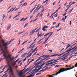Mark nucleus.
Returning <instances> with one entry per match:
<instances>
[{
  "label": "nucleus",
  "instance_id": "17",
  "mask_svg": "<svg viewBox=\"0 0 77 77\" xmlns=\"http://www.w3.org/2000/svg\"><path fill=\"white\" fill-rule=\"evenodd\" d=\"M15 58L14 57V56L12 57V58L10 59V61H12L14 59H15Z\"/></svg>",
  "mask_w": 77,
  "mask_h": 77
},
{
  "label": "nucleus",
  "instance_id": "29",
  "mask_svg": "<svg viewBox=\"0 0 77 77\" xmlns=\"http://www.w3.org/2000/svg\"><path fill=\"white\" fill-rule=\"evenodd\" d=\"M24 31H23L22 32H20L18 34V35H21V34L22 33H24Z\"/></svg>",
  "mask_w": 77,
  "mask_h": 77
},
{
  "label": "nucleus",
  "instance_id": "45",
  "mask_svg": "<svg viewBox=\"0 0 77 77\" xmlns=\"http://www.w3.org/2000/svg\"><path fill=\"white\" fill-rule=\"evenodd\" d=\"M24 20V18H22L20 20V22H21V21H23V20Z\"/></svg>",
  "mask_w": 77,
  "mask_h": 77
},
{
  "label": "nucleus",
  "instance_id": "35",
  "mask_svg": "<svg viewBox=\"0 0 77 77\" xmlns=\"http://www.w3.org/2000/svg\"><path fill=\"white\" fill-rule=\"evenodd\" d=\"M37 11H38L36 10H34L33 12V13L35 14L36 13V12H37Z\"/></svg>",
  "mask_w": 77,
  "mask_h": 77
},
{
  "label": "nucleus",
  "instance_id": "43",
  "mask_svg": "<svg viewBox=\"0 0 77 77\" xmlns=\"http://www.w3.org/2000/svg\"><path fill=\"white\" fill-rule=\"evenodd\" d=\"M50 38V36H48V38L46 39V40H45V41H46V42L48 40V38Z\"/></svg>",
  "mask_w": 77,
  "mask_h": 77
},
{
  "label": "nucleus",
  "instance_id": "22",
  "mask_svg": "<svg viewBox=\"0 0 77 77\" xmlns=\"http://www.w3.org/2000/svg\"><path fill=\"white\" fill-rule=\"evenodd\" d=\"M6 53H5L3 54V57H6Z\"/></svg>",
  "mask_w": 77,
  "mask_h": 77
},
{
  "label": "nucleus",
  "instance_id": "21",
  "mask_svg": "<svg viewBox=\"0 0 77 77\" xmlns=\"http://www.w3.org/2000/svg\"><path fill=\"white\" fill-rule=\"evenodd\" d=\"M14 9V8H12L10 10V11H8V14L9 13V12H12V10H13V9Z\"/></svg>",
  "mask_w": 77,
  "mask_h": 77
},
{
  "label": "nucleus",
  "instance_id": "8",
  "mask_svg": "<svg viewBox=\"0 0 77 77\" xmlns=\"http://www.w3.org/2000/svg\"><path fill=\"white\" fill-rule=\"evenodd\" d=\"M75 47H74L73 48H69V49L68 50V51H71L72 50L74 49V48H75Z\"/></svg>",
  "mask_w": 77,
  "mask_h": 77
},
{
  "label": "nucleus",
  "instance_id": "39",
  "mask_svg": "<svg viewBox=\"0 0 77 77\" xmlns=\"http://www.w3.org/2000/svg\"><path fill=\"white\" fill-rule=\"evenodd\" d=\"M39 14H40V13H39L35 17V18H37V17H38V16H39Z\"/></svg>",
  "mask_w": 77,
  "mask_h": 77
},
{
  "label": "nucleus",
  "instance_id": "36",
  "mask_svg": "<svg viewBox=\"0 0 77 77\" xmlns=\"http://www.w3.org/2000/svg\"><path fill=\"white\" fill-rule=\"evenodd\" d=\"M65 54H64L61 57H58V58H61V57H63L64 56H65Z\"/></svg>",
  "mask_w": 77,
  "mask_h": 77
},
{
  "label": "nucleus",
  "instance_id": "56",
  "mask_svg": "<svg viewBox=\"0 0 77 77\" xmlns=\"http://www.w3.org/2000/svg\"><path fill=\"white\" fill-rule=\"evenodd\" d=\"M27 17L23 21V22H24V21H26V20H27Z\"/></svg>",
  "mask_w": 77,
  "mask_h": 77
},
{
  "label": "nucleus",
  "instance_id": "15",
  "mask_svg": "<svg viewBox=\"0 0 77 77\" xmlns=\"http://www.w3.org/2000/svg\"><path fill=\"white\" fill-rule=\"evenodd\" d=\"M36 9V8L35 7H34V8L32 9L31 10H30V13L31 14V13H32V12H33V11L34 9Z\"/></svg>",
  "mask_w": 77,
  "mask_h": 77
},
{
  "label": "nucleus",
  "instance_id": "60",
  "mask_svg": "<svg viewBox=\"0 0 77 77\" xmlns=\"http://www.w3.org/2000/svg\"><path fill=\"white\" fill-rule=\"evenodd\" d=\"M20 60V58H18L17 60L15 61L16 62H17Z\"/></svg>",
  "mask_w": 77,
  "mask_h": 77
},
{
  "label": "nucleus",
  "instance_id": "54",
  "mask_svg": "<svg viewBox=\"0 0 77 77\" xmlns=\"http://www.w3.org/2000/svg\"><path fill=\"white\" fill-rule=\"evenodd\" d=\"M26 57L23 60V62H24L25 60H26Z\"/></svg>",
  "mask_w": 77,
  "mask_h": 77
},
{
  "label": "nucleus",
  "instance_id": "50",
  "mask_svg": "<svg viewBox=\"0 0 77 77\" xmlns=\"http://www.w3.org/2000/svg\"><path fill=\"white\" fill-rule=\"evenodd\" d=\"M35 65H39V62H38L35 63Z\"/></svg>",
  "mask_w": 77,
  "mask_h": 77
},
{
  "label": "nucleus",
  "instance_id": "10",
  "mask_svg": "<svg viewBox=\"0 0 77 77\" xmlns=\"http://www.w3.org/2000/svg\"><path fill=\"white\" fill-rule=\"evenodd\" d=\"M27 5V3L25 2L21 6V7H24V6H26Z\"/></svg>",
  "mask_w": 77,
  "mask_h": 77
},
{
  "label": "nucleus",
  "instance_id": "19",
  "mask_svg": "<svg viewBox=\"0 0 77 77\" xmlns=\"http://www.w3.org/2000/svg\"><path fill=\"white\" fill-rule=\"evenodd\" d=\"M68 51V50H67L65 52H64L62 53L61 54V55H63V54H65V53H68V52H69Z\"/></svg>",
  "mask_w": 77,
  "mask_h": 77
},
{
  "label": "nucleus",
  "instance_id": "6",
  "mask_svg": "<svg viewBox=\"0 0 77 77\" xmlns=\"http://www.w3.org/2000/svg\"><path fill=\"white\" fill-rule=\"evenodd\" d=\"M35 30H32L30 32L31 34H30V36H31V35H33V33H35Z\"/></svg>",
  "mask_w": 77,
  "mask_h": 77
},
{
  "label": "nucleus",
  "instance_id": "26",
  "mask_svg": "<svg viewBox=\"0 0 77 77\" xmlns=\"http://www.w3.org/2000/svg\"><path fill=\"white\" fill-rule=\"evenodd\" d=\"M42 36V33L40 34L37 37V38H39V37H41Z\"/></svg>",
  "mask_w": 77,
  "mask_h": 77
},
{
  "label": "nucleus",
  "instance_id": "4",
  "mask_svg": "<svg viewBox=\"0 0 77 77\" xmlns=\"http://www.w3.org/2000/svg\"><path fill=\"white\" fill-rule=\"evenodd\" d=\"M64 72L63 68L60 69V70L58 71V72H57L56 73L54 74V75H57L58 74H60V72Z\"/></svg>",
  "mask_w": 77,
  "mask_h": 77
},
{
  "label": "nucleus",
  "instance_id": "33",
  "mask_svg": "<svg viewBox=\"0 0 77 77\" xmlns=\"http://www.w3.org/2000/svg\"><path fill=\"white\" fill-rule=\"evenodd\" d=\"M27 25H28V23H27L25 24L23 28H25V27H26V26H27Z\"/></svg>",
  "mask_w": 77,
  "mask_h": 77
},
{
  "label": "nucleus",
  "instance_id": "48",
  "mask_svg": "<svg viewBox=\"0 0 77 77\" xmlns=\"http://www.w3.org/2000/svg\"><path fill=\"white\" fill-rule=\"evenodd\" d=\"M50 57V56L49 55H46V57L47 58H48V57Z\"/></svg>",
  "mask_w": 77,
  "mask_h": 77
},
{
  "label": "nucleus",
  "instance_id": "62",
  "mask_svg": "<svg viewBox=\"0 0 77 77\" xmlns=\"http://www.w3.org/2000/svg\"><path fill=\"white\" fill-rule=\"evenodd\" d=\"M14 39H11L10 41H11V42H12V41H14Z\"/></svg>",
  "mask_w": 77,
  "mask_h": 77
},
{
  "label": "nucleus",
  "instance_id": "25",
  "mask_svg": "<svg viewBox=\"0 0 77 77\" xmlns=\"http://www.w3.org/2000/svg\"><path fill=\"white\" fill-rule=\"evenodd\" d=\"M48 76H49V77H54V76H53V75H54V74H53L52 75H48Z\"/></svg>",
  "mask_w": 77,
  "mask_h": 77
},
{
  "label": "nucleus",
  "instance_id": "34",
  "mask_svg": "<svg viewBox=\"0 0 77 77\" xmlns=\"http://www.w3.org/2000/svg\"><path fill=\"white\" fill-rule=\"evenodd\" d=\"M50 32H49L48 33H47L46 35H44V36H47V35H48L50 34Z\"/></svg>",
  "mask_w": 77,
  "mask_h": 77
},
{
  "label": "nucleus",
  "instance_id": "42",
  "mask_svg": "<svg viewBox=\"0 0 77 77\" xmlns=\"http://www.w3.org/2000/svg\"><path fill=\"white\" fill-rule=\"evenodd\" d=\"M73 56H74L73 55L71 56L70 57H69V58H68V59H71V58H72V57H73Z\"/></svg>",
  "mask_w": 77,
  "mask_h": 77
},
{
  "label": "nucleus",
  "instance_id": "11",
  "mask_svg": "<svg viewBox=\"0 0 77 77\" xmlns=\"http://www.w3.org/2000/svg\"><path fill=\"white\" fill-rule=\"evenodd\" d=\"M26 54H27V53H25V54H24L21 56V57H23H23H25V56L26 55Z\"/></svg>",
  "mask_w": 77,
  "mask_h": 77
},
{
  "label": "nucleus",
  "instance_id": "41",
  "mask_svg": "<svg viewBox=\"0 0 77 77\" xmlns=\"http://www.w3.org/2000/svg\"><path fill=\"white\" fill-rule=\"evenodd\" d=\"M59 66V65H57L55 66V68H57V67H59V66Z\"/></svg>",
  "mask_w": 77,
  "mask_h": 77
},
{
  "label": "nucleus",
  "instance_id": "31",
  "mask_svg": "<svg viewBox=\"0 0 77 77\" xmlns=\"http://www.w3.org/2000/svg\"><path fill=\"white\" fill-rule=\"evenodd\" d=\"M33 60L29 62V63L27 65H28V66L30 64V63H31V62H33Z\"/></svg>",
  "mask_w": 77,
  "mask_h": 77
},
{
  "label": "nucleus",
  "instance_id": "47",
  "mask_svg": "<svg viewBox=\"0 0 77 77\" xmlns=\"http://www.w3.org/2000/svg\"><path fill=\"white\" fill-rule=\"evenodd\" d=\"M75 44H76V43H75L74 44H73V45H71L70 46V47H73V46H74V45H75Z\"/></svg>",
  "mask_w": 77,
  "mask_h": 77
},
{
  "label": "nucleus",
  "instance_id": "46",
  "mask_svg": "<svg viewBox=\"0 0 77 77\" xmlns=\"http://www.w3.org/2000/svg\"><path fill=\"white\" fill-rule=\"evenodd\" d=\"M56 2H57L56 1L55 2L52 4V5H53L54 6V5L56 4Z\"/></svg>",
  "mask_w": 77,
  "mask_h": 77
},
{
  "label": "nucleus",
  "instance_id": "32",
  "mask_svg": "<svg viewBox=\"0 0 77 77\" xmlns=\"http://www.w3.org/2000/svg\"><path fill=\"white\" fill-rule=\"evenodd\" d=\"M68 52L66 54H65V56H68V54H69V53H70V51L68 52Z\"/></svg>",
  "mask_w": 77,
  "mask_h": 77
},
{
  "label": "nucleus",
  "instance_id": "18",
  "mask_svg": "<svg viewBox=\"0 0 77 77\" xmlns=\"http://www.w3.org/2000/svg\"><path fill=\"white\" fill-rule=\"evenodd\" d=\"M61 21H62L63 22V23L65 22V18L63 17L62 18V19L61 20Z\"/></svg>",
  "mask_w": 77,
  "mask_h": 77
},
{
  "label": "nucleus",
  "instance_id": "57",
  "mask_svg": "<svg viewBox=\"0 0 77 77\" xmlns=\"http://www.w3.org/2000/svg\"><path fill=\"white\" fill-rule=\"evenodd\" d=\"M41 6H42V5H41L39 8H38V9L37 11H38V10H39V9H41Z\"/></svg>",
  "mask_w": 77,
  "mask_h": 77
},
{
  "label": "nucleus",
  "instance_id": "64",
  "mask_svg": "<svg viewBox=\"0 0 77 77\" xmlns=\"http://www.w3.org/2000/svg\"><path fill=\"white\" fill-rule=\"evenodd\" d=\"M46 3V1H44L43 2V3H42V5H43V4H44V3Z\"/></svg>",
  "mask_w": 77,
  "mask_h": 77
},
{
  "label": "nucleus",
  "instance_id": "44",
  "mask_svg": "<svg viewBox=\"0 0 77 77\" xmlns=\"http://www.w3.org/2000/svg\"><path fill=\"white\" fill-rule=\"evenodd\" d=\"M8 57H9V58H10V59H11V55H9L8 56Z\"/></svg>",
  "mask_w": 77,
  "mask_h": 77
},
{
  "label": "nucleus",
  "instance_id": "12",
  "mask_svg": "<svg viewBox=\"0 0 77 77\" xmlns=\"http://www.w3.org/2000/svg\"><path fill=\"white\" fill-rule=\"evenodd\" d=\"M53 63H54L53 62H52L46 64V65H51V64H53Z\"/></svg>",
  "mask_w": 77,
  "mask_h": 77
},
{
  "label": "nucleus",
  "instance_id": "52",
  "mask_svg": "<svg viewBox=\"0 0 77 77\" xmlns=\"http://www.w3.org/2000/svg\"><path fill=\"white\" fill-rule=\"evenodd\" d=\"M43 15V14H40V17H42V16Z\"/></svg>",
  "mask_w": 77,
  "mask_h": 77
},
{
  "label": "nucleus",
  "instance_id": "55",
  "mask_svg": "<svg viewBox=\"0 0 77 77\" xmlns=\"http://www.w3.org/2000/svg\"><path fill=\"white\" fill-rule=\"evenodd\" d=\"M41 74V72L38 73H37V74H36V75H39V74Z\"/></svg>",
  "mask_w": 77,
  "mask_h": 77
},
{
  "label": "nucleus",
  "instance_id": "63",
  "mask_svg": "<svg viewBox=\"0 0 77 77\" xmlns=\"http://www.w3.org/2000/svg\"><path fill=\"white\" fill-rule=\"evenodd\" d=\"M42 71H44L43 69H42V70H41L39 71V72H42Z\"/></svg>",
  "mask_w": 77,
  "mask_h": 77
},
{
  "label": "nucleus",
  "instance_id": "23",
  "mask_svg": "<svg viewBox=\"0 0 77 77\" xmlns=\"http://www.w3.org/2000/svg\"><path fill=\"white\" fill-rule=\"evenodd\" d=\"M0 48H1V51H3V49L2 48V46L1 44H0Z\"/></svg>",
  "mask_w": 77,
  "mask_h": 77
},
{
  "label": "nucleus",
  "instance_id": "27",
  "mask_svg": "<svg viewBox=\"0 0 77 77\" xmlns=\"http://www.w3.org/2000/svg\"><path fill=\"white\" fill-rule=\"evenodd\" d=\"M48 58L47 57H46L45 59H42L40 60V61H42L43 60H45L46 59H47Z\"/></svg>",
  "mask_w": 77,
  "mask_h": 77
},
{
  "label": "nucleus",
  "instance_id": "1",
  "mask_svg": "<svg viewBox=\"0 0 77 77\" xmlns=\"http://www.w3.org/2000/svg\"><path fill=\"white\" fill-rule=\"evenodd\" d=\"M30 69H29V67L27 68L25 70L24 72H20V73L18 74V75L19 77H21V76L23 74H25L26 72H27L29 71V70H30Z\"/></svg>",
  "mask_w": 77,
  "mask_h": 77
},
{
  "label": "nucleus",
  "instance_id": "59",
  "mask_svg": "<svg viewBox=\"0 0 77 77\" xmlns=\"http://www.w3.org/2000/svg\"><path fill=\"white\" fill-rule=\"evenodd\" d=\"M26 69V68H24L23 70H22L21 71V72H22L23 71H24V69Z\"/></svg>",
  "mask_w": 77,
  "mask_h": 77
},
{
  "label": "nucleus",
  "instance_id": "58",
  "mask_svg": "<svg viewBox=\"0 0 77 77\" xmlns=\"http://www.w3.org/2000/svg\"><path fill=\"white\" fill-rule=\"evenodd\" d=\"M38 27L34 29H33V30H34V31H35V30H37V29H38Z\"/></svg>",
  "mask_w": 77,
  "mask_h": 77
},
{
  "label": "nucleus",
  "instance_id": "16",
  "mask_svg": "<svg viewBox=\"0 0 77 77\" xmlns=\"http://www.w3.org/2000/svg\"><path fill=\"white\" fill-rule=\"evenodd\" d=\"M10 72H11V73H13V72L12 71V69H11V67L10 68Z\"/></svg>",
  "mask_w": 77,
  "mask_h": 77
},
{
  "label": "nucleus",
  "instance_id": "14",
  "mask_svg": "<svg viewBox=\"0 0 77 77\" xmlns=\"http://www.w3.org/2000/svg\"><path fill=\"white\" fill-rule=\"evenodd\" d=\"M59 54H54L52 55H51L50 56V57H54V56H57V55H58Z\"/></svg>",
  "mask_w": 77,
  "mask_h": 77
},
{
  "label": "nucleus",
  "instance_id": "53",
  "mask_svg": "<svg viewBox=\"0 0 77 77\" xmlns=\"http://www.w3.org/2000/svg\"><path fill=\"white\" fill-rule=\"evenodd\" d=\"M42 62H43V61H40V62H38V63L39 64H41V63H42Z\"/></svg>",
  "mask_w": 77,
  "mask_h": 77
},
{
  "label": "nucleus",
  "instance_id": "40",
  "mask_svg": "<svg viewBox=\"0 0 77 77\" xmlns=\"http://www.w3.org/2000/svg\"><path fill=\"white\" fill-rule=\"evenodd\" d=\"M11 41H10L8 43H7V45H9V44H11Z\"/></svg>",
  "mask_w": 77,
  "mask_h": 77
},
{
  "label": "nucleus",
  "instance_id": "38",
  "mask_svg": "<svg viewBox=\"0 0 77 77\" xmlns=\"http://www.w3.org/2000/svg\"><path fill=\"white\" fill-rule=\"evenodd\" d=\"M36 49H35L31 53H34V52H35V51H36Z\"/></svg>",
  "mask_w": 77,
  "mask_h": 77
},
{
  "label": "nucleus",
  "instance_id": "7",
  "mask_svg": "<svg viewBox=\"0 0 77 77\" xmlns=\"http://www.w3.org/2000/svg\"><path fill=\"white\" fill-rule=\"evenodd\" d=\"M71 45H69V44H68L67 45V47L65 49V50H67V49H68V48L69 47H71Z\"/></svg>",
  "mask_w": 77,
  "mask_h": 77
},
{
  "label": "nucleus",
  "instance_id": "28",
  "mask_svg": "<svg viewBox=\"0 0 77 77\" xmlns=\"http://www.w3.org/2000/svg\"><path fill=\"white\" fill-rule=\"evenodd\" d=\"M61 23H59L58 25L56 26H55L56 27V28H57V27H59V25H60V24H61Z\"/></svg>",
  "mask_w": 77,
  "mask_h": 77
},
{
  "label": "nucleus",
  "instance_id": "2",
  "mask_svg": "<svg viewBox=\"0 0 77 77\" xmlns=\"http://www.w3.org/2000/svg\"><path fill=\"white\" fill-rule=\"evenodd\" d=\"M35 44H34L32 46H30L29 47H28L27 48V49H28V50H29V48H32V50H31L30 51H29V52L27 53V55H29V54H30L31 52H32V51H33V48H34V47H35Z\"/></svg>",
  "mask_w": 77,
  "mask_h": 77
},
{
  "label": "nucleus",
  "instance_id": "30",
  "mask_svg": "<svg viewBox=\"0 0 77 77\" xmlns=\"http://www.w3.org/2000/svg\"><path fill=\"white\" fill-rule=\"evenodd\" d=\"M40 67H41V66L38 65L36 67V68H40Z\"/></svg>",
  "mask_w": 77,
  "mask_h": 77
},
{
  "label": "nucleus",
  "instance_id": "49",
  "mask_svg": "<svg viewBox=\"0 0 77 77\" xmlns=\"http://www.w3.org/2000/svg\"><path fill=\"white\" fill-rule=\"evenodd\" d=\"M53 32H51L50 34V35L49 36V37H50V36H51V35H53Z\"/></svg>",
  "mask_w": 77,
  "mask_h": 77
},
{
  "label": "nucleus",
  "instance_id": "3",
  "mask_svg": "<svg viewBox=\"0 0 77 77\" xmlns=\"http://www.w3.org/2000/svg\"><path fill=\"white\" fill-rule=\"evenodd\" d=\"M75 66H72L71 68H67L66 69L63 68V71L64 72V71H68V70H70V69H73V68H75L77 67H75Z\"/></svg>",
  "mask_w": 77,
  "mask_h": 77
},
{
  "label": "nucleus",
  "instance_id": "61",
  "mask_svg": "<svg viewBox=\"0 0 77 77\" xmlns=\"http://www.w3.org/2000/svg\"><path fill=\"white\" fill-rule=\"evenodd\" d=\"M27 41H28V40L26 41L25 42H24L23 43H24V44L26 42H27Z\"/></svg>",
  "mask_w": 77,
  "mask_h": 77
},
{
  "label": "nucleus",
  "instance_id": "9",
  "mask_svg": "<svg viewBox=\"0 0 77 77\" xmlns=\"http://www.w3.org/2000/svg\"><path fill=\"white\" fill-rule=\"evenodd\" d=\"M11 26H12V25L10 24L7 27L8 30H9V29H11Z\"/></svg>",
  "mask_w": 77,
  "mask_h": 77
},
{
  "label": "nucleus",
  "instance_id": "20",
  "mask_svg": "<svg viewBox=\"0 0 77 77\" xmlns=\"http://www.w3.org/2000/svg\"><path fill=\"white\" fill-rule=\"evenodd\" d=\"M48 26H44L43 28V29H48Z\"/></svg>",
  "mask_w": 77,
  "mask_h": 77
},
{
  "label": "nucleus",
  "instance_id": "51",
  "mask_svg": "<svg viewBox=\"0 0 77 77\" xmlns=\"http://www.w3.org/2000/svg\"><path fill=\"white\" fill-rule=\"evenodd\" d=\"M1 53H2V54H3V53H6L5 52V50H3V51H2V52Z\"/></svg>",
  "mask_w": 77,
  "mask_h": 77
},
{
  "label": "nucleus",
  "instance_id": "13",
  "mask_svg": "<svg viewBox=\"0 0 77 77\" xmlns=\"http://www.w3.org/2000/svg\"><path fill=\"white\" fill-rule=\"evenodd\" d=\"M32 54V53H31L29 55L27 56L26 57V58H27L28 57H30Z\"/></svg>",
  "mask_w": 77,
  "mask_h": 77
},
{
  "label": "nucleus",
  "instance_id": "37",
  "mask_svg": "<svg viewBox=\"0 0 77 77\" xmlns=\"http://www.w3.org/2000/svg\"><path fill=\"white\" fill-rule=\"evenodd\" d=\"M42 30L43 31H47V29H45V28H42Z\"/></svg>",
  "mask_w": 77,
  "mask_h": 77
},
{
  "label": "nucleus",
  "instance_id": "5",
  "mask_svg": "<svg viewBox=\"0 0 77 77\" xmlns=\"http://www.w3.org/2000/svg\"><path fill=\"white\" fill-rule=\"evenodd\" d=\"M9 42V41H8L5 44V41H3L2 43L4 47H6L7 46V44Z\"/></svg>",
  "mask_w": 77,
  "mask_h": 77
},
{
  "label": "nucleus",
  "instance_id": "24",
  "mask_svg": "<svg viewBox=\"0 0 77 77\" xmlns=\"http://www.w3.org/2000/svg\"><path fill=\"white\" fill-rule=\"evenodd\" d=\"M40 69H41L39 68L36 69V70H37V71H35V72H38V71H39V70H40Z\"/></svg>",
  "mask_w": 77,
  "mask_h": 77
}]
</instances>
